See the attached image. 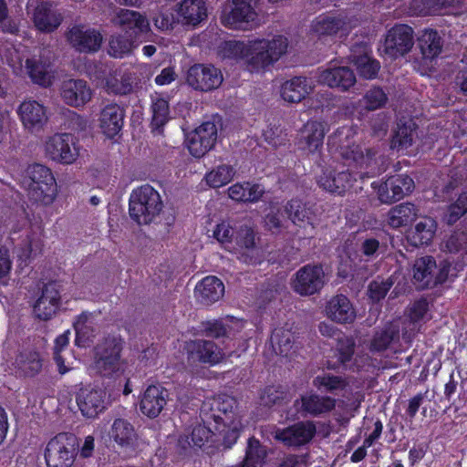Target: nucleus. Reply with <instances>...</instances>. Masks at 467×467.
Wrapping results in <instances>:
<instances>
[{
	"instance_id": "774afa93",
	"label": "nucleus",
	"mask_w": 467,
	"mask_h": 467,
	"mask_svg": "<svg viewBox=\"0 0 467 467\" xmlns=\"http://www.w3.org/2000/svg\"><path fill=\"white\" fill-rule=\"evenodd\" d=\"M444 245L450 253L464 250L467 245V234L463 232H455L445 241Z\"/></svg>"
},
{
	"instance_id": "2eb2a0df",
	"label": "nucleus",
	"mask_w": 467,
	"mask_h": 467,
	"mask_svg": "<svg viewBox=\"0 0 467 467\" xmlns=\"http://www.w3.org/2000/svg\"><path fill=\"white\" fill-rule=\"evenodd\" d=\"M77 404L84 417L94 419L107 409L109 400L104 389L86 387L79 389Z\"/></svg>"
},
{
	"instance_id": "7c9ffc66",
	"label": "nucleus",
	"mask_w": 467,
	"mask_h": 467,
	"mask_svg": "<svg viewBox=\"0 0 467 467\" xmlns=\"http://www.w3.org/2000/svg\"><path fill=\"white\" fill-rule=\"evenodd\" d=\"M187 349L192 358L210 365L218 364L226 356L224 349L211 340L191 341Z\"/></svg>"
},
{
	"instance_id": "58836bf2",
	"label": "nucleus",
	"mask_w": 467,
	"mask_h": 467,
	"mask_svg": "<svg viewBox=\"0 0 467 467\" xmlns=\"http://www.w3.org/2000/svg\"><path fill=\"white\" fill-rule=\"evenodd\" d=\"M109 436L124 450L133 449L138 438L134 427L125 419H116L113 421Z\"/></svg>"
},
{
	"instance_id": "8fccbe9b",
	"label": "nucleus",
	"mask_w": 467,
	"mask_h": 467,
	"mask_svg": "<svg viewBox=\"0 0 467 467\" xmlns=\"http://www.w3.org/2000/svg\"><path fill=\"white\" fill-rule=\"evenodd\" d=\"M265 456V447L260 444L258 440L250 438L244 461L234 467H258L262 465Z\"/></svg>"
},
{
	"instance_id": "7ed1b4c3",
	"label": "nucleus",
	"mask_w": 467,
	"mask_h": 467,
	"mask_svg": "<svg viewBox=\"0 0 467 467\" xmlns=\"http://www.w3.org/2000/svg\"><path fill=\"white\" fill-rule=\"evenodd\" d=\"M29 198L36 203L47 206L54 202L57 195L56 179L49 168L34 163L26 170L23 181Z\"/></svg>"
},
{
	"instance_id": "e2e57ef3",
	"label": "nucleus",
	"mask_w": 467,
	"mask_h": 467,
	"mask_svg": "<svg viewBox=\"0 0 467 467\" xmlns=\"http://www.w3.org/2000/svg\"><path fill=\"white\" fill-rule=\"evenodd\" d=\"M154 26L162 31L173 28L178 24L177 14L171 13L168 9L161 8L157 15L152 17Z\"/></svg>"
},
{
	"instance_id": "c756f323",
	"label": "nucleus",
	"mask_w": 467,
	"mask_h": 467,
	"mask_svg": "<svg viewBox=\"0 0 467 467\" xmlns=\"http://www.w3.org/2000/svg\"><path fill=\"white\" fill-rule=\"evenodd\" d=\"M316 426L312 421H302L275 432V438L289 446H300L312 440Z\"/></svg>"
},
{
	"instance_id": "09e8293b",
	"label": "nucleus",
	"mask_w": 467,
	"mask_h": 467,
	"mask_svg": "<svg viewBox=\"0 0 467 467\" xmlns=\"http://www.w3.org/2000/svg\"><path fill=\"white\" fill-rule=\"evenodd\" d=\"M400 328L398 324H389L383 329L377 331L370 342V350L380 352L387 349L399 338Z\"/></svg>"
},
{
	"instance_id": "a211bd4d",
	"label": "nucleus",
	"mask_w": 467,
	"mask_h": 467,
	"mask_svg": "<svg viewBox=\"0 0 467 467\" xmlns=\"http://www.w3.org/2000/svg\"><path fill=\"white\" fill-rule=\"evenodd\" d=\"M357 78L352 69L346 66L329 64L317 71V82L331 88L348 91L356 84Z\"/></svg>"
},
{
	"instance_id": "79ce46f5",
	"label": "nucleus",
	"mask_w": 467,
	"mask_h": 467,
	"mask_svg": "<svg viewBox=\"0 0 467 467\" xmlns=\"http://www.w3.org/2000/svg\"><path fill=\"white\" fill-rule=\"evenodd\" d=\"M418 46L422 58L432 60L441 53L443 41L436 30L425 29L418 37Z\"/></svg>"
},
{
	"instance_id": "e433bc0d",
	"label": "nucleus",
	"mask_w": 467,
	"mask_h": 467,
	"mask_svg": "<svg viewBox=\"0 0 467 467\" xmlns=\"http://www.w3.org/2000/svg\"><path fill=\"white\" fill-rule=\"evenodd\" d=\"M224 294V285L216 276L209 275L199 282L195 287V295L202 304L218 301Z\"/></svg>"
},
{
	"instance_id": "a19ab883",
	"label": "nucleus",
	"mask_w": 467,
	"mask_h": 467,
	"mask_svg": "<svg viewBox=\"0 0 467 467\" xmlns=\"http://www.w3.org/2000/svg\"><path fill=\"white\" fill-rule=\"evenodd\" d=\"M33 21L38 30L51 32L58 27L62 17L48 4L41 3L34 10Z\"/></svg>"
},
{
	"instance_id": "bb28decb",
	"label": "nucleus",
	"mask_w": 467,
	"mask_h": 467,
	"mask_svg": "<svg viewBox=\"0 0 467 467\" xmlns=\"http://www.w3.org/2000/svg\"><path fill=\"white\" fill-rule=\"evenodd\" d=\"M325 316L338 324H350L356 319V309L350 300L344 295L330 297L325 306Z\"/></svg>"
},
{
	"instance_id": "6e6552de",
	"label": "nucleus",
	"mask_w": 467,
	"mask_h": 467,
	"mask_svg": "<svg viewBox=\"0 0 467 467\" xmlns=\"http://www.w3.org/2000/svg\"><path fill=\"white\" fill-rule=\"evenodd\" d=\"M77 438L70 433H59L52 438L45 450L47 467H71L77 455Z\"/></svg>"
},
{
	"instance_id": "052dcab7",
	"label": "nucleus",
	"mask_w": 467,
	"mask_h": 467,
	"mask_svg": "<svg viewBox=\"0 0 467 467\" xmlns=\"http://www.w3.org/2000/svg\"><path fill=\"white\" fill-rule=\"evenodd\" d=\"M133 48L131 40L122 36H112L109 45V54L116 58H121L130 54Z\"/></svg>"
},
{
	"instance_id": "49530a36",
	"label": "nucleus",
	"mask_w": 467,
	"mask_h": 467,
	"mask_svg": "<svg viewBox=\"0 0 467 467\" xmlns=\"http://www.w3.org/2000/svg\"><path fill=\"white\" fill-rule=\"evenodd\" d=\"M285 212L294 224L300 227L313 226V212L301 200L293 199L285 206Z\"/></svg>"
},
{
	"instance_id": "6e6d98bb",
	"label": "nucleus",
	"mask_w": 467,
	"mask_h": 467,
	"mask_svg": "<svg viewBox=\"0 0 467 467\" xmlns=\"http://www.w3.org/2000/svg\"><path fill=\"white\" fill-rule=\"evenodd\" d=\"M414 134V124L410 120L409 123L398 124L397 130L391 140L393 149H406L411 145Z\"/></svg>"
},
{
	"instance_id": "5701e85b",
	"label": "nucleus",
	"mask_w": 467,
	"mask_h": 467,
	"mask_svg": "<svg viewBox=\"0 0 467 467\" xmlns=\"http://www.w3.org/2000/svg\"><path fill=\"white\" fill-rule=\"evenodd\" d=\"M17 113L25 129L31 132L40 130L48 119L46 107L35 99L23 101Z\"/></svg>"
},
{
	"instance_id": "c9c22d12",
	"label": "nucleus",
	"mask_w": 467,
	"mask_h": 467,
	"mask_svg": "<svg viewBox=\"0 0 467 467\" xmlns=\"http://www.w3.org/2000/svg\"><path fill=\"white\" fill-rule=\"evenodd\" d=\"M265 188L250 182H236L227 189V195L237 202H257L264 195Z\"/></svg>"
},
{
	"instance_id": "c85d7f7f",
	"label": "nucleus",
	"mask_w": 467,
	"mask_h": 467,
	"mask_svg": "<svg viewBox=\"0 0 467 467\" xmlns=\"http://www.w3.org/2000/svg\"><path fill=\"white\" fill-rule=\"evenodd\" d=\"M178 24L196 26L207 17V7L203 0H182L174 9Z\"/></svg>"
},
{
	"instance_id": "338daca9",
	"label": "nucleus",
	"mask_w": 467,
	"mask_h": 467,
	"mask_svg": "<svg viewBox=\"0 0 467 467\" xmlns=\"http://www.w3.org/2000/svg\"><path fill=\"white\" fill-rule=\"evenodd\" d=\"M355 342L352 337L340 335L337 337V350L339 352V360L345 364L350 359L354 352Z\"/></svg>"
},
{
	"instance_id": "473e14b6",
	"label": "nucleus",
	"mask_w": 467,
	"mask_h": 467,
	"mask_svg": "<svg viewBox=\"0 0 467 467\" xmlns=\"http://www.w3.org/2000/svg\"><path fill=\"white\" fill-rule=\"evenodd\" d=\"M346 26L347 24L342 17L322 14L311 22L309 32L317 38L333 36L339 32L345 31Z\"/></svg>"
},
{
	"instance_id": "5fc2aeb1",
	"label": "nucleus",
	"mask_w": 467,
	"mask_h": 467,
	"mask_svg": "<svg viewBox=\"0 0 467 467\" xmlns=\"http://www.w3.org/2000/svg\"><path fill=\"white\" fill-rule=\"evenodd\" d=\"M400 276V274L396 272L386 280L376 279L372 281L369 284L368 290L369 298L374 302H378L384 298L388 291L391 288V286L395 284Z\"/></svg>"
},
{
	"instance_id": "4468645a",
	"label": "nucleus",
	"mask_w": 467,
	"mask_h": 467,
	"mask_svg": "<svg viewBox=\"0 0 467 467\" xmlns=\"http://www.w3.org/2000/svg\"><path fill=\"white\" fill-rule=\"evenodd\" d=\"M326 284L323 267L307 265L301 267L292 280V288L301 296H311L319 292Z\"/></svg>"
},
{
	"instance_id": "864d4df0",
	"label": "nucleus",
	"mask_w": 467,
	"mask_h": 467,
	"mask_svg": "<svg viewBox=\"0 0 467 467\" xmlns=\"http://www.w3.org/2000/svg\"><path fill=\"white\" fill-rule=\"evenodd\" d=\"M294 335L289 329L275 328L271 336V344L275 353L287 356L294 345Z\"/></svg>"
},
{
	"instance_id": "ddd939ff",
	"label": "nucleus",
	"mask_w": 467,
	"mask_h": 467,
	"mask_svg": "<svg viewBox=\"0 0 467 467\" xmlns=\"http://www.w3.org/2000/svg\"><path fill=\"white\" fill-rule=\"evenodd\" d=\"M413 44V29L407 25L397 24L388 30L381 51L389 57L396 58L409 53Z\"/></svg>"
},
{
	"instance_id": "3c124183",
	"label": "nucleus",
	"mask_w": 467,
	"mask_h": 467,
	"mask_svg": "<svg viewBox=\"0 0 467 467\" xmlns=\"http://www.w3.org/2000/svg\"><path fill=\"white\" fill-rule=\"evenodd\" d=\"M348 384L346 379L330 373L318 375L313 380V385L318 390L331 393L346 389Z\"/></svg>"
},
{
	"instance_id": "f704fd0d",
	"label": "nucleus",
	"mask_w": 467,
	"mask_h": 467,
	"mask_svg": "<svg viewBox=\"0 0 467 467\" xmlns=\"http://www.w3.org/2000/svg\"><path fill=\"white\" fill-rule=\"evenodd\" d=\"M337 400L331 397L317 394H306L296 400L295 405L307 414L318 416L331 411L336 407Z\"/></svg>"
},
{
	"instance_id": "bf43d9fd",
	"label": "nucleus",
	"mask_w": 467,
	"mask_h": 467,
	"mask_svg": "<svg viewBox=\"0 0 467 467\" xmlns=\"http://www.w3.org/2000/svg\"><path fill=\"white\" fill-rule=\"evenodd\" d=\"M213 237L218 243L222 244L225 249L232 251L233 239L234 231L231 223L227 221H222L219 223L213 233Z\"/></svg>"
},
{
	"instance_id": "f3484780",
	"label": "nucleus",
	"mask_w": 467,
	"mask_h": 467,
	"mask_svg": "<svg viewBox=\"0 0 467 467\" xmlns=\"http://www.w3.org/2000/svg\"><path fill=\"white\" fill-rule=\"evenodd\" d=\"M328 126L324 121L309 120L300 130L297 138V148L306 154L319 152Z\"/></svg>"
},
{
	"instance_id": "412c9836",
	"label": "nucleus",
	"mask_w": 467,
	"mask_h": 467,
	"mask_svg": "<svg viewBox=\"0 0 467 467\" xmlns=\"http://www.w3.org/2000/svg\"><path fill=\"white\" fill-rule=\"evenodd\" d=\"M356 178L345 171H338L331 166L322 170L317 178L318 185L333 194L343 195L353 187Z\"/></svg>"
},
{
	"instance_id": "0e129e2a",
	"label": "nucleus",
	"mask_w": 467,
	"mask_h": 467,
	"mask_svg": "<svg viewBox=\"0 0 467 467\" xmlns=\"http://www.w3.org/2000/svg\"><path fill=\"white\" fill-rule=\"evenodd\" d=\"M467 212V192L462 193L457 201L449 206L447 212L448 223H455Z\"/></svg>"
},
{
	"instance_id": "aec40b11",
	"label": "nucleus",
	"mask_w": 467,
	"mask_h": 467,
	"mask_svg": "<svg viewBox=\"0 0 467 467\" xmlns=\"http://www.w3.org/2000/svg\"><path fill=\"white\" fill-rule=\"evenodd\" d=\"M186 80L194 89L210 91L222 84L223 75L213 66L194 65L189 68Z\"/></svg>"
},
{
	"instance_id": "603ef678",
	"label": "nucleus",
	"mask_w": 467,
	"mask_h": 467,
	"mask_svg": "<svg viewBox=\"0 0 467 467\" xmlns=\"http://www.w3.org/2000/svg\"><path fill=\"white\" fill-rule=\"evenodd\" d=\"M351 61L356 66L359 76L367 79L376 78L380 67L379 63L373 59L367 52L360 56L353 55Z\"/></svg>"
},
{
	"instance_id": "393cba45",
	"label": "nucleus",
	"mask_w": 467,
	"mask_h": 467,
	"mask_svg": "<svg viewBox=\"0 0 467 467\" xmlns=\"http://www.w3.org/2000/svg\"><path fill=\"white\" fill-rule=\"evenodd\" d=\"M168 390L161 385H150L141 394L140 400V410L148 418L158 417L168 400Z\"/></svg>"
},
{
	"instance_id": "6ab92c4d",
	"label": "nucleus",
	"mask_w": 467,
	"mask_h": 467,
	"mask_svg": "<svg viewBox=\"0 0 467 467\" xmlns=\"http://www.w3.org/2000/svg\"><path fill=\"white\" fill-rule=\"evenodd\" d=\"M59 94L65 104L81 108L91 100L93 90L84 79L67 78L60 84Z\"/></svg>"
},
{
	"instance_id": "c03bdc74",
	"label": "nucleus",
	"mask_w": 467,
	"mask_h": 467,
	"mask_svg": "<svg viewBox=\"0 0 467 467\" xmlns=\"http://www.w3.org/2000/svg\"><path fill=\"white\" fill-rule=\"evenodd\" d=\"M235 174L236 170L233 165L223 163L206 171L202 182L210 188L218 189L230 183Z\"/></svg>"
},
{
	"instance_id": "69168bd1",
	"label": "nucleus",
	"mask_w": 467,
	"mask_h": 467,
	"mask_svg": "<svg viewBox=\"0 0 467 467\" xmlns=\"http://www.w3.org/2000/svg\"><path fill=\"white\" fill-rule=\"evenodd\" d=\"M429 305L426 300L415 301L408 310L410 320L415 325L420 321L428 319Z\"/></svg>"
},
{
	"instance_id": "4d7b16f0",
	"label": "nucleus",
	"mask_w": 467,
	"mask_h": 467,
	"mask_svg": "<svg viewBox=\"0 0 467 467\" xmlns=\"http://www.w3.org/2000/svg\"><path fill=\"white\" fill-rule=\"evenodd\" d=\"M388 97L382 88L374 87L368 90L359 104L367 110H376L383 107L387 102Z\"/></svg>"
},
{
	"instance_id": "423d86ee",
	"label": "nucleus",
	"mask_w": 467,
	"mask_h": 467,
	"mask_svg": "<svg viewBox=\"0 0 467 467\" xmlns=\"http://www.w3.org/2000/svg\"><path fill=\"white\" fill-rule=\"evenodd\" d=\"M149 67L146 64H140L134 67L124 65L110 69L101 85L109 93L127 95L140 87L143 78H147Z\"/></svg>"
},
{
	"instance_id": "a878e982",
	"label": "nucleus",
	"mask_w": 467,
	"mask_h": 467,
	"mask_svg": "<svg viewBox=\"0 0 467 467\" xmlns=\"http://www.w3.org/2000/svg\"><path fill=\"white\" fill-rule=\"evenodd\" d=\"M414 189L413 180L405 174L391 176L380 185L379 198L382 202H392L403 198Z\"/></svg>"
},
{
	"instance_id": "4be33fe9",
	"label": "nucleus",
	"mask_w": 467,
	"mask_h": 467,
	"mask_svg": "<svg viewBox=\"0 0 467 467\" xmlns=\"http://www.w3.org/2000/svg\"><path fill=\"white\" fill-rule=\"evenodd\" d=\"M112 22L121 27L130 37L137 38L150 31V22L146 16L140 12L120 9Z\"/></svg>"
},
{
	"instance_id": "de8ad7c7",
	"label": "nucleus",
	"mask_w": 467,
	"mask_h": 467,
	"mask_svg": "<svg viewBox=\"0 0 467 467\" xmlns=\"http://www.w3.org/2000/svg\"><path fill=\"white\" fill-rule=\"evenodd\" d=\"M76 331V344L80 348H87L92 342L95 336L90 314H80L74 322Z\"/></svg>"
},
{
	"instance_id": "f8f14e48",
	"label": "nucleus",
	"mask_w": 467,
	"mask_h": 467,
	"mask_svg": "<svg viewBox=\"0 0 467 467\" xmlns=\"http://www.w3.org/2000/svg\"><path fill=\"white\" fill-rule=\"evenodd\" d=\"M256 3V0H232L231 6L225 7L222 12V23L233 29L252 28L258 17Z\"/></svg>"
},
{
	"instance_id": "13d9d810",
	"label": "nucleus",
	"mask_w": 467,
	"mask_h": 467,
	"mask_svg": "<svg viewBox=\"0 0 467 467\" xmlns=\"http://www.w3.org/2000/svg\"><path fill=\"white\" fill-rule=\"evenodd\" d=\"M69 335L70 332L68 330L65 331L55 340L54 359L57 365L59 373L62 375L72 369L69 365H65L66 358L61 355L62 350L66 348L69 343Z\"/></svg>"
},
{
	"instance_id": "9d476101",
	"label": "nucleus",
	"mask_w": 467,
	"mask_h": 467,
	"mask_svg": "<svg viewBox=\"0 0 467 467\" xmlns=\"http://www.w3.org/2000/svg\"><path fill=\"white\" fill-rule=\"evenodd\" d=\"M46 158L60 164H72L79 156L76 138L70 133H56L43 142Z\"/></svg>"
},
{
	"instance_id": "0eeeda50",
	"label": "nucleus",
	"mask_w": 467,
	"mask_h": 467,
	"mask_svg": "<svg viewBox=\"0 0 467 467\" xmlns=\"http://www.w3.org/2000/svg\"><path fill=\"white\" fill-rule=\"evenodd\" d=\"M213 408L222 413L215 417L222 421L224 429L219 433L225 448H231L237 441L243 425L240 416L234 411L237 407L236 400L229 395H219L213 400Z\"/></svg>"
},
{
	"instance_id": "20e7f679",
	"label": "nucleus",
	"mask_w": 467,
	"mask_h": 467,
	"mask_svg": "<svg viewBox=\"0 0 467 467\" xmlns=\"http://www.w3.org/2000/svg\"><path fill=\"white\" fill-rule=\"evenodd\" d=\"M162 201L160 193L150 185L134 189L130 196V216L139 224L150 223L161 212Z\"/></svg>"
},
{
	"instance_id": "4c0bfd02",
	"label": "nucleus",
	"mask_w": 467,
	"mask_h": 467,
	"mask_svg": "<svg viewBox=\"0 0 467 467\" xmlns=\"http://www.w3.org/2000/svg\"><path fill=\"white\" fill-rule=\"evenodd\" d=\"M312 90L313 87L308 83L306 78L296 77L282 84L280 93L285 101L298 103Z\"/></svg>"
},
{
	"instance_id": "1a4fd4ad",
	"label": "nucleus",
	"mask_w": 467,
	"mask_h": 467,
	"mask_svg": "<svg viewBox=\"0 0 467 467\" xmlns=\"http://www.w3.org/2000/svg\"><path fill=\"white\" fill-rule=\"evenodd\" d=\"M450 265L446 262L437 265L432 256L417 258L411 267L414 284L420 289L442 284L448 279Z\"/></svg>"
},
{
	"instance_id": "72a5a7b5",
	"label": "nucleus",
	"mask_w": 467,
	"mask_h": 467,
	"mask_svg": "<svg viewBox=\"0 0 467 467\" xmlns=\"http://www.w3.org/2000/svg\"><path fill=\"white\" fill-rule=\"evenodd\" d=\"M238 252V258L248 265L259 263V250L255 246L254 233L249 227L241 228L235 237Z\"/></svg>"
},
{
	"instance_id": "f257e3e1",
	"label": "nucleus",
	"mask_w": 467,
	"mask_h": 467,
	"mask_svg": "<svg viewBox=\"0 0 467 467\" xmlns=\"http://www.w3.org/2000/svg\"><path fill=\"white\" fill-rule=\"evenodd\" d=\"M356 128L344 126L337 129L329 138L328 146L348 161V165L358 169V176H374L380 171L378 150L358 144L353 140Z\"/></svg>"
},
{
	"instance_id": "f03ea898",
	"label": "nucleus",
	"mask_w": 467,
	"mask_h": 467,
	"mask_svg": "<svg viewBox=\"0 0 467 467\" xmlns=\"http://www.w3.org/2000/svg\"><path fill=\"white\" fill-rule=\"evenodd\" d=\"M226 47L238 54L251 72H258L277 62L288 48V39L275 36L271 39L256 38L247 43L227 42Z\"/></svg>"
},
{
	"instance_id": "9b49d317",
	"label": "nucleus",
	"mask_w": 467,
	"mask_h": 467,
	"mask_svg": "<svg viewBox=\"0 0 467 467\" xmlns=\"http://www.w3.org/2000/svg\"><path fill=\"white\" fill-rule=\"evenodd\" d=\"M122 339L117 335L104 337L95 348V368L99 373L110 376L121 368Z\"/></svg>"
},
{
	"instance_id": "2f4dec72",
	"label": "nucleus",
	"mask_w": 467,
	"mask_h": 467,
	"mask_svg": "<svg viewBox=\"0 0 467 467\" xmlns=\"http://www.w3.org/2000/svg\"><path fill=\"white\" fill-rule=\"evenodd\" d=\"M99 121L102 133L113 138L123 127L124 109L117 103H109L102 108Z\"/></svg>"
},
{
	"instance_id": "dca6fc26",
	"label": "nucleus",
	"mask_w": 467,
	"mask_h": 467,
	"mask_svg": "<svg viewBox=\"0 0 467 467\" xmlns=\"http://www.w3.org/2000/svg\"><path fill=\"white\" fill-rule=\"evenodd\" d=\"M216 140V124L213 121H205L188 134L186 146L193 157L201 158L214 146Z\"/></svg>"
},
{
	"instance_id": "cd10ccee",
	"label": "nucleus",
	"mask_w": 467,
	"mask_h": 467,
	"mask_svg": "<svg viewBox=\"0 0 467 467\" xmlns=\"http://www.w3.org/2000/svg\"><path fill=\"white\" fill-rule=\"evenodd\" d=\"M60 306V294L55 285H47L33 306L35 317L40 320L51 319Z\"/></svg>"
},
{
	"instance_id": "680f3d73",
	"label": "nucleus",
	"mask_w": 467,
	"mask_h": 467,
	"mask_svg": "<svg viewBox=\"0 0 467 467\" xmlns=\"http://www.w3.org/2000/svg\"><path fill=\"white\" fill-rule=\"evenodd\" d=\"M152 124L156 127L164 125L169 117L168 101L162 98L152 99Z\"/></svg>"
},
{
	"instance_id": "37998d69",
	"label": "nucleus",
	"mask_w": 467,
	"mask_h": 467,
	"mask_svg": "<svg viewBox=\"0 0 467 467\" xmlns=\"http://www.w3.org/2000/svg\"><path fill=\"white\" fill-rule=\"evenodd\" d=\"M418 216V209L410 202L400 203L392 207L387 214L388 224L394 229L405 226Z\"/></svg>"
},
{
	"instance_id": "ea45409f",
	"label": "nucleus",
	"mask_w": 467,
	"mask_h": 467,
	"mask_svg": "<svg viewBox=\"0 0 467 467\" xmlns=\"http://www.w3.org/2000/svg\"><path fill=\"white\" fill-rule=\"evenodd\" d=\"M437 223L431 217H424L408 232L407 239L413 246L428 245L433 239Z\"/></svg>"
},
{
	"instance_id": "a18cd8bd",
	"label": "nucleus",
	"mask_w": 467,
	"mask_h": 467,
	"mask_svg": "<svg viewBox=\"0 0 467 467\" xmlns=\"http://www.w3.org/2000/svg\"><path fill=\"white\" fill-rule=\"evenodd\" d=\"M14 367L21 376L32 377L41 370L42 359L36 351L24 350L16 356Z\"/></svg>"
},
{
	"instance_id": "39448f33",
	"label": "nucleus",
	"mask_w": 467,
	"mask_h": 467,
	"mask_svg": "<svg viewBox=\"0 0 467 467\" xmlns=\"http://www.w3.org/2000/svg\"><path fill=\"white\" fill-rule=\"evenodd\" d=\"M7 60L16 75L21 76L26 70L35 84L44 88L50 87L53 84L55 71L51 67V62L47 56L41 55L39 58L36 57L26 58L24 68L21 51L14 48V50L9 51Z\"/></svg>"
},
{
	"instance_id": "b1692460",
	"label": "nucleus",
	"mask_w": 467,
	"mask_h": 467,
	"mask_svg": "<svg viewBox=\"0 0 467 467\" xmlns=\"http://www.w3.org/2000/svg\"><path fill=\"white\" fill-rule=\"evenodd\" d=\"M67 40L79 52H96L102 43L99 31L85 26H75L67 33Z\"/></svg>"
}]
</instances>
